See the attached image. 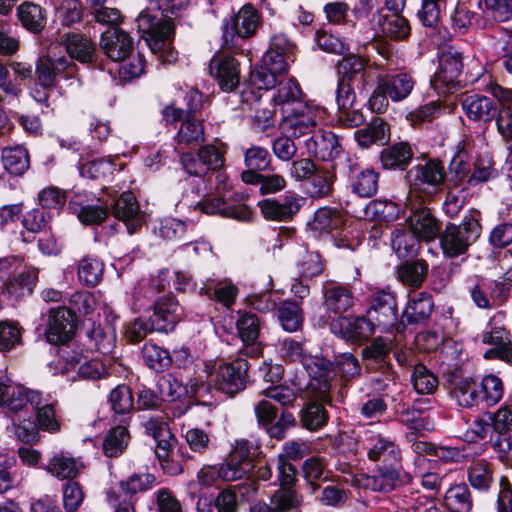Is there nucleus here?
Instances as JSON below:
<instances>
[{"label":"nucleus","instance_id":"nucleus-25","mask_svg":"<svg viewBox=\"0 0 512 512\" xmlns=\"http://www.w3.org/2000/svg\"><path fill=\"white\" fill-rule=\"evenodd\" d=\"M462 108L470 120L490 123L496 116L498 104L490 97L473 94L462 100Z\"/></svg>","mask_w":512,"mask_h":512},{"label":"nucleus","instance_id":"nucleus-50","mask_svg":"<svg viewBox=\"0 0 512 512\" xmlns=\"http://www.w3.org/2000/svg\"><path fill=\"white\" fill-rule=\"evenodd\" d=\"M77 274L82 284L94 287L103 275V264L96 258L85 256L78 264Z\"/></svg>","mask_w":512,"mask_h":512},{"label":"nucleus","instance_id":"nucleus-17","mask_svg":"<svg viewBox=\"0 0 512 512\" xmlns=\"http://www.w3.org/2000/svg\"><path fill=\"white\" fill-rule=\"evenodd\" d=\"M75 313L66 307L51 309L47 323L46 336L52 344L66 343L76 329Z\"/></svg>","mask_w":512,"mask_h":512},{"label":"nucleus","instance_id":"nucleus-26","mask_svg":"<svg viewBox=\"0 0 512 512\" xmlns=\"http://www.w3.org/2000/svg\"><path fill=\"white\" fill-rule=\"evenodd\" d=\"M381 89L385 90L392 102H401L412 93L416 81L412 74L400 72L393 75L378 76Z\"/></svg>","mask_w":512,"mask_h":512},{"label":"nucleus","instance_id":"nucleus-4","mask_svg":"<svg viewBox=\"0 0 512 512\" xmlns=\"http://www.w3.org/2000/svg\"><path fill=\"white\" fill-rule=\"evenodd\" d=\"M446 178L444 166L439 160H429L417 164L407 172L410 186V199L415 195L429 199L440 191Z\"/></svg>","mask_w":512,"mask_h":512},{"label":"nucleus","instance_id":"nucleus-39","mask_svg":"<svg viewBox=\"0 0 512 512\" xmlns=\"http://www.w3.org/2000/svg\"><path fill=\"white\" fill-rule=\"evenodd\" d=\"M17 16L23 27L30 32L39 33L45 27V12L39 5L23 2L17 8Z\"/></svg>","mask_w":512,"mask_h":512},{"label":"nucleus","instance_id":"nucleus-44","mask_svg":"<svg viewBox=\"0 0 512 512\" xmlns=\"http://www.w3.org/2000/svg\"><path fill=\"white\" fill-rule=\"evenodd\" d=\"M391 245L399 258H411L417 254L419 239L411 231L396 229L391 234Z\"/></svg>","mask_w":512,"mask_h":512},{"label":"nucleus","instance_id":"nucleus-49","mask_svg":"<svg viewBox=\"0 0 512 512\" xmlns=\"http://www.w3.org/2000/svg\"><path fill=\"white\" fill-rule=\"evenodd\" d=\"M5 169L14 175H22L29 168V156L22 147L5 148L2 152Z\"/></svg>","mask_w":512,"mask_h":512},{"label":"nucleus","instance_id":"nucleus-29","mask_svg":"<svg viewBox=\"0 0 512 512\" xmlns=\"http://www.w3.org/2000/svg\"><path fill=\"white\" fill-rule=\"evenodd\" d=\"M61 44L71 59L81 63H91L94 60L96 46L94 42L79 33H66L61 36Z\"/></svg>","mask_w":512,"mask_h":512},{"label":"nucleus","instance_id":"nucleus-58","mask_svg":"<svg viewBox=\"0 0 512 512\" xmlns=\"http://www.w3.org/2000/svg\"><path fill=\"white\" fill-rule=\"evenodd\" d=\"M411 380L415 390L419 394L433 393L437 387L438 380L424 365L418 364L413 367Z\"/></svg>","mask_w":512,"mask_h":512},{"label":"nucleus","instance_id":"nucleus-42","mask_svg":"<svg viewBox=\"0 0 512 512\" xmlns=\"http://www.w3.org/2000/svg\"><path fill=\"white\" fill-rule=\"evenodd\" d=\"M445 505L450 512H470L473 507L471 492L466 484H457L445 493Z\"/></svg>","mask_w":512,"mask_h":512},{"label":"nucleus","instance_id":"nucleus-1","mask_svg":"<svg viewBox=\"0 0 512 512\" xmlns=\"http://www.w3.org/2000/svg\"><path fill=\"white\" fill-rule=\"evenodd\" d=\"M30 404L37 411V425L39 429L55 433L60 430L54 404L44 403L42 393L31 390L22 385L0 383V406L12 413L22 411Z\"/></svg>","mask_w":512,"mask_h":512},{"label":"nucleus","instance_id":"nucleus-16","mask_svg":"<svg viewBox=\"0 0 512 512\" xmlns=\"http://www.w3.org/2000/svg\"><path fill=\"white\" fill-rule=\"evenodd\" d=\"M306 199L294 192H287L282 201L265 199L259 202L264 218L274 221H288L299 212Z\"/></svg>","mask_w":512,"mask_h":512},{"label":"nucleus","instance_id":"nucleus-37","mask_svg":"<svg viewBox=\"0 0 512 512\" xmlns=\"http://www.w3.org/2000/svg\"><path fill=\"white\" fill-rule=\"evenodd\" d=\"M89 339V348L98 350L103 354L110 353L115 347L116 332L111 325L102 326L92 323L91 328L87 331Z\"/></svg>","mask_w":512,"mask_h":512},{"label":"nucleus","instance_id":"nucleus-21","mask_svg":"<svg viewBox=\"0 0 512 512\" xmlns=\"http://www.w3.org/2000/svg\"><path fill=\"white\" fill-rule=\"evenodd\" d=\"M183 308L174 299L167 295L159 297L154 304V312L151 316L156 324L157 332L168 333L174 330L176 324L182 319Z\"/></svg>","mask_w":512,"mask_h":512},{"label":"nucleus","instance_id":"nucleus-54","mask_svg":"<svg viewBox=\"0 0 512 512\" xmlns=\"http://www.w3.org/2000/svg\"><path fill=\"white\" fill-rule=\"evenodd\" d=\"M129 439L128 431L123 426L112 428L103 439V452L108 457H116L121 454L127 446Z\"/></svg>","mask_w":512,"mask_h":512},{"label":"nucleus","instance_id":"nucleus-59","mask_svg":"<svg viewBox=\"0 0 512 512\" xmlns=\"http://www.w3.org/2000/svg\"><path fill=\"white\" fill-rule=\"evenodd\" d=\"M156 484V477L150 473H134L120 483L121 489L133 496L151 489Z\"/></svg>","mask_w":512,"mask_h":512},{"label":"nucleus","instance_id":"nucleus-48","mask_svg":"<svg viewBox=\"0 0 512 512\" xmlns=\"http://www.w3.org/2000/svg\"><path fill=\"white\" fill-rule=\"evenodd\" d=\"M328 420L327 411L323 404L317 401L308 402L300 414L302 426L310 431L322 428Z\"/></svg>","mask_w":512,"mask_h":512},{"label":"nucleus","instance_id":"nucleus-18","mask_svg":"<svg viewBox=\"0 0 512 512\" xmlns=\"http://www.w3.org/2000/svg\"><path fill=\"white\" fill-rule=\"evenodd\" d=\"M77 69V65L65 56L58 58L43 56L39 58L36 66L37 82L43 88L50 89L55 84L58 75L65 74L66 78H71Z\"/></svg>","mask_w":512,"mask_h":512},{"label":"nucleus","instance_id":"nucleus-3","mask_svg":"<svg viewBox=\"0 0 512 512\" xmlns=\"http://www.w3.org/2000/svg\"><path fill=\"white\" fill-rule=\"evenodd\" d=\"M481 234L479 220L473 215L465 216L460 224L448 223L439 234L441 249L447 257L465 254Z\"/></svg>","mask_w":512,"mask_h":512},{"label":"nucleus","instance_id":"nucleus-38","mask_svg":"<svg viewBox=\"0 0 512 512\" xmlns=\"http://www.w3.org/2000/svg\"><path fill=\"white\" fill-rule=\"evenodd\" d=\"M413 157L408 143L399 142L381 152V162L386 169H404Z\"/></svg>","mask_w":512,"mask_h":512},{"label":"nucleus","instance_id":"nucleus-10","mask_svg":"<svg viewBox=\"0 0 512 512\" xmlns=\"http://www.w3.org/2000/svg\"><path fill=\"white\" fill-rule=\"evenodd\" d=\"M400 463L383 464L379 466L373 475L367 474H349L344 477L347 484L357 488L370 489L376 492H390L394 490L400 482Z\"/></svg>","mask_w":512,"mask_h":512},{"label":"nucleus","instance_id":"nucleus-6","mask_svg":"<svg viewBox=\"0 0 512 512\" xmlns=\"http://www.w3.org/2000/svg\"><path fill=\"white\" fill-rule=\"evenodd\" d=\"M322 114L321 108L308 103H297L295 107H287L282 114V133L294 138L305 136L314 130Z\"/></svg>","mask_w":512,"mask_h":512},{"label":"nucleus","instance_id":"nucleus-36","mask_svg":"<svg viewBox=\"0 0 512 512\" xmlns=\"http://www.w3.org/2000/svg\"><path fill=\"white\" fill-rule=\"evenodd\" d=\"M452 397L462 407H473L482 400L481 388L470 378L459 379L453 384Z\"/></svg>","mask_w":512,"mask_h":512},{"label":"nucleus","instance_id":"nucleus-46","mask_svg":"<svg viewBox=\"0 0 512 512\" xmlns=\"http://www.w3.org/2000/svg\"><path fill=\"white\" fill-rule=\"evenodd\" d=\"M278 320L284 330L297 331L303 323V314L300 304L295 301H284L277 310Z\"/></svg>","mask_w":512,"mask_h":512},{"label":"nucleus","instance_id":"nucleus-28","mask_svg":"<svg viewBox=\"0 0 512 512\" xmlns=\"http://www.w3.org/2000/svg\"><path fill=\"white\" fill-rule=\"evenodd\" d=\"M409 217L410 231L419 239L424 241L434 240L440 234V227L437 219L425 207L413 208Z\"/></svg>","mask_w":512,"mask_h":512},{"label":"nucleus","instance_id":"nucleus-45","mask_svg":"<svg viewBox=\"0 0 512 512\" xmlns=\"http://www.w3.org/2000/svg\"><path fill=\"white\" fill-rule=\"evenodd\" d=\"M200 294L208 295L212 299L230 308L238 295V288L228 281L218 282L217 284H205L200 288Z\"/></svg>","mask_w":512,"mask_h":512},{"label":"nucleus","instance_id":"nucleus-7","mask_svg":"<svg viewBox=\"0 0 512 512\" xmlns=\"http://www.w3.org/2000/svg\"><path fill=\"white\" fill-rule=\"evenodd\" d=\"M135 21L138 31L142 33L152 51H161L166 48L174 31L170 21L162 20L150 9L141 11Z\"/></svg>","mask_w":512,"mask_h":512},{"label":"nucleus","instance_id":"nucleus-61","mask_svg":"<svg viewBox=\"0 0 512 512\" xmlns=\"http://www.w3.org/2000/svg\"><path fill=\"white\" fill-rule=\"evenodd\" d=\"M109 403L117 414H128L133 409V396L126 385H118L109 394Z\"/></svg>","mask_w":512,"mask_h":512},{"label":"nucleus","instance_id":"nucleus-53","mask_svg":"<svg viewBox=\"0 0 512 512\" xmlns=\"http://www.w3.org/2000/svg\"><path fill=\"white\" fill-rule=\"evenodd\" d=\"M428 265L423 260L405 263L398 269V277L402 283L411 287H419L425 279Z\"/></svg>","mask_w":512,"mask_h":512},{"label":"nucleus","instance_id":"nucleus-27","mask_svg":"<svg viewBox=\"0 0 512 512\" xmlns=\"http://www.w3.org/2000/svg\"><path fill=\"white\" fill-rule=\"evenodd\" d=\"M367 60L358 55H349L340 60L337 64L339 81L351 83L359 77L358 89L364 90L371 81V75L366 70Z\"/></svg>","mask_w":512,"mask_h":512},{"label":"nucleus","instance_id":"nucleus-13","mask_svg":"<svg viewBox=\"0 0 512 512\" xmlns=\"http://www.w3.org/2000/svg\"><path fill=\"white\" fill-rule=\"evenodd\" d=\"M292 58L268 49L262 58V64L251 73V82L258 89H270L277 83V77L286 72Z\"/></svg>","mask_w":512,"mask_h":512},{"label":"nucleus","instance_id":"nucleus-23","mask_svg":"<svg viewBox=\"0 0 512 512\" xmlns=\"http://www.w3.org/2000/svg\"><path fill=\"white\" fill-rule=\"evenodd\" d=\"M100 48L112 61L125 60L133 50V40L121 29H109L102 33Z\"/></svg>","mask_w":512,"mask_h":512},{"label":"nucleus","instance_id":"nucleus-63","mask_svg":"<svg viewBox=\"0 0 512 512\" xmlns=\"http://www.w3.org/2000/svg\"><path fill=\"white\" fill-rule=\"evenodd\" d=\"M340 223L339 217L327 208L316 211L314 219L309 223L311 230L322 233H329L337 228Z\"/></svg>","mask_w":512,"mask_h":512},{"label":"nucleus","instance_id":"nucleus-41","mask_svg":"<svg viewBox=\"0 0 512 512\" xmlns=\"http://www.w3.org/2000/svg\"><path fill=\"white\" fill-rule=\"evenodd\" d=\"M302 91L294 80L284 79L279 81L272 100L276 105L281 106V112L287 107H295L297 103H304L301 100Z\"/></svg>","mask_w":512,"mask_h":512},{"label":"nucleus","instance_id":"nucleus-19","mask_svg":"<svg viewBox=\"0 0 512 512\" xmlns=\"http://www.w3.org/2000/svg\"><path fill=\"white\" fill-rule=\"evenodd\" d=\"M363 446L368 459L371 461H380L382 464L400 463V449L390 437L380 433L366 432Z\"/></svg>","mask_w":512,"mask_h":512},{"label":"nucleus","instance_id":"nucleus-33","mask_svg":"<svg viewBox=\"0 0 512 512\" xmlns=\"http://www.w3.org/2000/svg\"><path fill=\"white\" fill-rule=\"evenodd\" d=\"M355 139L362 148L372 144L383 145L389 139V128L383 119L375 117L367 127L355 132Z\"/></svg>","mask_w":512,"mask_h":512},{"label":"nucleus","instance_id":"nucleus-56","mask_svg":"<svg viewBox=\"0 0 512 512\" xmlns=\"http://www.w3.org/2000/svg\"><path fill=\"white\" fill-rule=\"evenodd\" d=\"M37 281V271H24L19 273L14 280L10 281L7 286L9 295L17 298L30 295L35 287Z\"/></svg>","mask_w":512,"mask_h":512},{"label":"nucleus","instance_id":"nucleus-14","mask_svg":"<svg viewBox=\"0 0 512 512\" xmlns=\"http://www.w3.org/2000/svg\"><path fill=\"white\" fill-rule=\"evenodd\" d=\"M367 314L379 329L386 331L393 327L398 319L394 294L388 290L375 291L371 296Z\"/></svg>","mask_w":512,"mask_h":512},{"label":"nucleus","instance_id":"nucleus-40","mask_svg":"<svg viewBox=\"0 0 512 512\" xmlns=\"http://www.w3.org/2000/svg\"><path fill=\"white\" fill-rule=\"evenodd\" d=\"M236 326L241 340L246 345L245 354H254L257 349L252 347L249 350V346H253L259 337L260 324L258 318L250 313L240 314Z\"/></svg>","mask_w":512,"mask_h":512},{"label":"nucleus","instance_id":"nucleus-12","mask_svg":"<svg viewBox=\"0 0 512 512\" xmlns=\"http://www.w3.org/2000/svg\"><path fill=\"white\" fill-rule=\"evenodd\" d=\"M482 342L493 346V348L485 352L484 357L486 359L499 358L512 364L510 333L502 324L501 315L491 318L486 330L483 332Z\"/></svg>","mask_w":512,"mask_h":512},{"label":"nucleus","instance_id":"nucleus-32","mask_svg":"<svg viewBox=\"0 0 512 512\" xmlns=\"http://www.w3.org/2000/svg\"><path fill=\"white\" fill-rule=\"evenodd\" d=\"M467 477L474 489L486 492L494 483L493 464L485 459L475 460L467 468Z\"/></svg>","mask_w":512,"mask_h":512},{"label":"nucleus","instance_id":"nucleus-15","mask_svg":"<svg viewBox=\"0 0 512 512\" xmlns=\"http://www.w3.org/2000/svg\"><path fill=\"white\" fill-rule=\"evenodd\" d=\"M378 328L366 313L355 318L341 317L331 322L330 329L336 336L349 342L368 340Z\"/></svg>","mask_w":512,"mask_h":512},{"label":"nucleus","instance_id":"nucleus-34","mask_svg":"<svg viewBox=\"0 0 512 512\" xmlns=\"http://www.w3.org/2000/svg\"><path fill=\"white\" fill-rule=\"evenodd\" d=\"M325 305L336 314L344 313L354 304L352 292L345 286L330 284L324 290Z\"/></svg>","mask_w":512,"mask_h":512},{"label":"nucleus","instance_id":"nucleus-5","mask_svg":"<svg viewBox=\"0 0 512 512\" xmlns=\"http://www.w3.org/2000/svg\"><path fill=\"white\" fill-rule=\"evenodd\" d=\"M261 25V16L253 4L243 5L236 14L230 15L222 23L223 46L230 49L238 38L247 39L255 35Z\"/></svg>","mask_w":512,"mask_h":512},{"label":"nucleus","instance_id":"nucleus-52","mask_svg":"<svg viewBox=\"0 0 512 512\" xmlns=\"http://www.w3.org/2000/svg\"><path fill=\"white\" fill-rule=\"evenodd\" d=\"M334 374L343 381L357 378L361 374V365L358 359L350 352L338 354L333 361Z\"/></svg>","mask_w":512,"mask_h":512},{"label":"nucleus","instance_id":"nucleus-64","mask_svg":"<svg viewBox=\"0 0 512 512\" xmlns=\"http://www.w3.org/2000/svg\"><path fill=\"white\" fill-rule=\"evenodd\" d=\"M244 163L249 169L264 171L271 164V156L266 148L253 145L244 152Z\"/></svg>","mask_w":512,"mask_h":512},{"label":"nucleus","instance_id":"nucleus-31","mask_svg":"<svg viewBox=\"0 0 512 512\" xmlns=\"http://www.w3.org/2000/svg\"><path fill=\"white\" fill-rule=\"evenodd\" d=\"M432 296L427 292H414L409 296L403 316L408 323H418L429 318L433 311Z\"/></svg>","mask_w":512,"mask_h":512},{"label":"nucleus","instance_id":"nucleus-8","mask_svg":"<svg viewBox=\"0 0 512 512\" xmlns=\"http://www.w3.org/2000/svg\"><path fill=\"white\" fill-rule=\"evenodd\" d=\"M256 468L252 461H241L233 456H229L225 463L220 466V473L224 481L243 480L234 488L237 489L239 496L243 500H250L258 492V483L251 474Z\"/></svg>","mask_w":512,"mask_h":512},{"label":"nucleus","instance_id":"nucleus-22","mask_svg":"<svg viewBox=\"0 0 512 512\" xmlns=\"http://www.w3.org/2000/svg\"><path fill=\"white\" fill-rule=\"evenodd\" d=\"M210 74L223 91L231 92L239 84V64L230 56L215 55L209 66Z\"/></svg>","mask_w":512,"mask_h":512},{"label":"nucleus","instance_id":"nucleus-60","mask_svg":"<svg viewBox=\"0 0 512 512\" xmlns=\"http://www.w3.org/2000/svg\"><path fill=\"white\" fill-rule=\"evenodd\" d=\"M381 27L382 32L392 39H404L410 33L408 20L401 14H391L384 17Z\"/></svg>","mask_w":512,"mask_h":512},{"label":"nucleus","instance_id":"nucleus-62","mask_svg":"<svg viewBox=\"0 0 512 512\" xmlns=\"http://www.w3.org/2000/svg\"><path fill=\"white\" fill-rule=\"evenodd\" d=\"M51 219L50 212L42 208H34L25 213L22 224L28 232L39 233L46 229Z\"/></svg>","mask_w":512,"mask_h":512},{"label":"nucleus","instance_id":"nucleus-20","mask_svg":"<svg viewBox=\"0 0 512 512\" xmlns=\"http://www.w3.org/2000/svg\"><path fill=\"white\" fill-rule=\"evenodd\" d=\"M110 206L112 214L125 224L129 234L135 233L145 222V214L131 192L122 193Z\"/></svg>","mask_w":512,"mask_h":512},{"label":"nucleus","instance_id":"nucleus-11","mask_svg":"<svg viewBox=\"0 0 512 512\" xmlns=\"http://www.w3.org/2000/svg\"><path fill=\"white\" fill-rule=\"evenodd\" d=\"M310 377L307 385L308 391L322 402L329 401L331 381L334 374L333 362L320 357H312L303 365Z\"/></svg>","mask_w":512,"mask_h":512},{"label":"nucleus","instance_id":"nucleus-55","mask_svg":"<svg viewBox=\"0 0 512 512\" xmlns=\"http://www.w3.org/2000/svg\"><path fill=\"white\" fill-rule=\"evenodd\" d=\"M302 500V496L293 487H285L275 491L271 504L276 512H289L298 509Z\"/></svg>","mask_w":512,"mask_h":512},{"label":"nucleus","instance_id":"nucleus-30","mask_svg":"<svg viewBox=\"0 0 512 512\" xmlns=\"http://www.w3.org/2000/svg\"><path fill=\"white\" fill-rule=\"evenodd\" d=\"M61 356L65 359L66 370L74 369L79 365L77 376L80 379L97 380L107 374L104 364L98 359L86 360L80 354L70 355L66 349H61Z\"/></svg>","mask_w":512,"mask_h":512},{"label":"nucleus","instance_id":"nucleus-24","mask_svg":"<svg viewBox=\"0 0 512 512\" xmlns=\"http://www.w3.org/2000/svg\"><path fill=\"white\" fill-rule=\"evenodd\" d=\"M352 191L360 197H372L377 193L379 174L373 169L358 171V164L346 159Z\"/></svg>","mask_w":512,"mask_h":512},{"label":"nucleus","instance_id":"nucleus-9","mask_svg":"<svg viewBox=\"0 0 512 512\" xmlns=\"http://www.w3.org/2000/svg\"><path fill=\"white\" fill-rule=\"evenodd\" d=\"M463 68L459 51L450 47L439 58V69L431 79L433 88L441 94L453 93L458 87V77Z\"/></svg>","mask_w":512,"mask_h":512},{"label":"nucleus","instance_id":"nucleus-2","mask_svg":"<svg viewBox=\"0 0 512 512\" xmlns=\"http://www.w3.org/2000/svg\"><path fill=\"white\" fill-rule=\"evenodd\" d=\"M248 363L245 359L238 358L232 362H220L210 368L206 366V385L192 383L187 393L198 396L207 387H213L230 396L243 390L247 384Z\"/></svg>","mask_w":512,"mask_h":512},{"label":"nucleus","instance_id":"nucleus-51","mask_svg":"<svg viewBox=\"0 0 512 512\" xmlns=\"http://www.w3.org/2000/svg\"><path fill=\"white\" fill-rule=\"evenodd\" d=\"M142 356L145 364L157 372L167 369L172 363L170 353L153 343H146L144 345Z\"/></svg>","mask_w":512,"mask_h":512},{"label":"nucleus","instance_id":"nucleus-35","mask_svg":"<svg viewBox=\"0 0 512 512\" xmlns=\"http://www.w3.org/2000/svg\"><path fill=\"white\" fill-rule=\"evenodd\" d=\"M82 464L75 458L64 453L55 454L48 462L46 470L60 480L77 477Z\"/></svg>","mask_w":512,"mask_h":512},{"label":"nucleus","instance_id":"nucleus-57","mask_svg":"<svg viewBox=\"0 0 512 512\" xmlns=\"http://www.w3.org/2000/svg\"><path fill=\"white\" fill-rule=\"evenodd\" d=\"M333 178L328 171L316 170L309 178L307 192L312 198H324L332 191Z\"/></svg>","mask_w":512,"mask_h":512},{"label":"nucleus","instance_id":"nucleus-43","mask_svg":"<svg viewBox=\"0 0 512 512\" xmlns=\"http://www.w3.org/2000/svg\"><path fill=\"white\" fill-rule=\"evenodd\" d=\"M178 145L197 146L204 141V128L202 123L194 117L187 115L177 133Z\"/></svg>","mask_w":512,"mask_h":512},{"label":"nucleus","instance_id":"nucleus-47","mask_svg":"<svg viewBox=\"0 0 512 512\" xmlns=\"http://www.w3.org/2000/svg\"><path fill=\"white\" fill-rule=\"evenodd\" d=\"M326 467V461L319 457H310L303 462V476L313 491L319 489L318 481L330 479V471Z\"/></svg>","mask_w":512,"mask_h":512}]
</instances>
